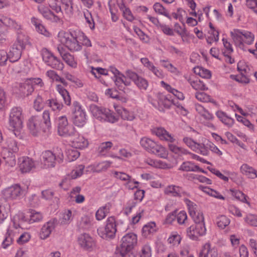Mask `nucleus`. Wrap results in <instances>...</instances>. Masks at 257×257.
<instances>
[{
  "label": "nucleus",
  "instance_id": "nucleus-1",
  "mask_svg": "<svg viewBox=\"0 0 257 257\" xmlns=\"http://www.w3.org/2000/svg\"><path fill=\"white\" fill-rule=\"evenodd\" d=\"M58 40L71 52H74L82 49V45L78 37V32L68 33L62 31L58 34Z\"/></svg>",
  "mask_w": 257,
  "mask_h": 257
},
{
  "label": "nucleus",
  "instance_id": "nucleus-2",
  "mask_svg": "<svg viewBox=\"0 0 257 257\" xmlns=\"http://www.w3.org/2000/svg\"><path fill=\"white\" fill-rule=\"evenodd\" d=\"M23 120L22 109L19 107H13L9 114V126L16 137H19L20 135L23 126Z\"/></svg>",
  "mask_w": 257,
  "mask_h": 257
},
{
  "label": "nucleus",
  "instance_id": "nucleus-3",
  "mask_svg": "<svg viewBox=\"0 0 257 257\" xmlns=\"http://www.w3.org/2000/svg\"><path fill=\"white\" fill-rule=\"evenodd\" d=\"M89 107L93 116L100 121L114 123L118 121V117L109 109L99 107L95 104H91Z\"/></svg>",
  "mask_w": 257,
  "mask_h": 257
},
{
  "label": "nucleus",
  "instance_id": "nucleus-4",
  "mask_svg": "<svg viewBox=\"0 0 257 257\" xmlns=\"http://www.w3.org/2000/svg\"><path fill=\"white\" fill-rule=\"evenodd\" d=\"M56 152L54 153L51 151L43 152L41 156V162L44 168L54 167L56 161L62 162L64 158L63 152L60 148H56Z\"/></svg>",
  "mask_w": 257,
  "mask_h": 257
},
{
  "label": "nucleus",
  "instance_id": "nucleus-5",
  "mask_svg": "<svg viewBox=\"0 0 257 257\" xmlns=\"http://www.w3.org/2000/svg\"><path fill=\"white\" fill-rule=\"evenodd\" d=\"M58 135L64 137H72L76 135L77 132L74 126L69 124L66 115L58 116L56 119Z\"/></svg>",
  "mask_w": 257,
  "mask_h": 257
},
{
  "label": "nucleus",
  "instance_id": "nucleus-6",
  "mask_svg": "<svg viewBox=\"0 0 257 257\" xmlns=\"http://www.w3.org/2000/svg\"><path fill=\"white\" fill-rule=\"evenodd\" d=\"M140 144L149 153L162 158L165 157L166 155L165 148L149 138H142L140 140Z\"/></svg>",
  "mask_w": 257,
  "mask_h": 257
},
{
  "label": "nucleus",
  "instance_id": "nucleus-7",
  "mask_svg": "<svg viewBox=\"0 0 257 257\" xmlns=\"http://www.w3.org/2000/svg\"><path fill=\"white\" fill-rule=\"evenodd\" d=\"M117 225L118 226V223H116L114 217L110 216L107 218L106 221V225L104 228H99L97 229L98 235L104 239L113 238L117 231Z\"/></svg>",
  "mask_w": 257,
  "mask_h": 257
},
{
  "label": "nucleus",
  "instance_id": "nucleus-8",
  "mask_svg": "<svg viewBox=\"0 0 257 257\" xmlns=\"http://www.w3.org/2000/svg\"><path fill=\"white\" fill-rule=\"evenodd\" d=\"M41 55L43 62L47 66L56 70H63L64 67L63 63L51 52L46 48H43L41 51Z\"/></svg>",
  "mask_w": 257,
  "mask_h": 257
},
{
  "label": "nucleus",
  "instance_id": "nucleus-9",
  "mask_svg": "<svg viewBox=\"0 0 257 257\" xmlns=\"http://www.w3.org/2000/svg\"><path fill=\"white\" fill-rule=\"evenodd\" d=\"M73 106V122L75 125L82 127L86 123V112L77 101H74Z\"/></svg>",
  "mask_w": 257,
  "mask_h": 257
},
{
  "label": "nucleus",
  "instance_id": "nucleus-10",
  "mask_svg": "<svg viewBox=\"0 0 257 257\" xmlns=\"http://www.w3.org/2000/svg\"><path fill=\"white\" fill-rule=\"evenodd\" d=\"M27 125L33 136H38L41 132H45V126L42 124L41 117L38 116H33L30 117L28 120Z\"/></svg>",
  "mask_w": 257,
  "mask_h": 257
},
{
  "label": "nucleus",
  "instance_id": "nucleus-11",
  "mask_svg": "<svg viewBox=\"0 0 257 257\" xmlns=\"http://www.w3.org/2000/svg\"><path fill=\"white\" fill-rule=\"evenodd\" d=\"M151 104L157 109L161 111H164L165 108H169L171 106L170 99L162 94H157L155 98L150 100Z\"/></svg>",
  "mask_w": 257,
  "mask_h": 257
},
{
  "label": "nucleus",
  "instance_id": "nucleus-12",
  "mask_svg": "<svg viewBox=\"0 0 257 257\" xmlns=\"http://www.w3.org/2000/svg\"><path fill=\"white\" fill-rule=\"evenodd\" d=\"M125 75L131 79L140 90H147L149 83L145 78L138 75L137 73L131 70L126 71Z\"/></svg>",
  "mask_w": 257,
  "mask_h": 257
},
{
  "label": "nucleus",
  "instance_id": "nucleus-13",
  "mask_svg": "<svg viewBox=\"0 0 257 257\" xmlns=\"http://www.w3.org/2000/svg\"><path fill=\"white\" fill-rule=\"evenodd\" d=\"M137 235L131 232L123 236L121 239L120 249L132 250L137 243Z\"/></svg>",
  "mask_w": 257,
  "mask_h": 257
},
{
  "label": "nucleus",
  "instance_id": "nucleus-14",
  "mask_svg": "<svg viewBox=\"0 0 257 257\" xmlns=\"http://www.w3.org/2000/svg\"><path fill=\"white\" fill-rule=\"evenodd\" d=\"M206 231L204 223H195L187 229V233L190 238L196 240L199 236L204 235L206 233Z\"/></svg>",
  "mask_w": 257,
  "mask_h": 257
},
{
  "label": "nucleus",
  "instance_id": "nucleus-15",
  "mask_svg": "<svg viewBox=\"0 0 257 257\" xmlns=\"http://www.w3.org/2000/svg\"><path fill=\"white\" fill-rule=\"evenodd\" d=\"M57 224V220L51 219L45 223L42 227L40 232V237L42 239L47 238L55 229Z\"/></svg>",
  "mask_w": 257,
  "mask_h": 257
},
{
  "label": "nucleus",
  "instance_id": "nucleus-16",
  "mask_svg": "<svg viewBox=\"0 0 257 257\" xmlns=\"http://www.w3.org/2000/svg\"><path fill=\"white\" fill-rule=\"evenodd\" d=\"M22 193V190L20 186L16 184L5 189L4 196L6 199L13 200L19 198Z\"/></svg>",
  "mask_w": 257,
  "mask_h": 257
},
{
  "label": "nucleus",
  "instance_id": "nucleus-17",
  "mask_svg": "<svg viewBox=\"0 0 257 257\" xmlns=\"http://www.w3.org/2000/svg\"><path fill=\"white\" fill-rule=\"evenodd\" d=\"M78 242L85 249L92 248L95 245L94 239L87 233L80 235L78 238Z\"/></svg>",
  "mask_w": 257,
  "mask_h": 257
},
{
  "label": "nucleus",
  "instance_id": "nucleus-18",
  "mask_svg": "<svg viewBox=\"0 0 257 257\" xmlns=\"http://www.w3.org/2000/svg\"><path fill=\"white\" fill-rule=\"evenodd\" d=\"M152 132L162 140H165L169 143L175 142V139L163 127H154L152 130Z\"/></svg>",
  "mask_w": 257,
  "mask_h": 257
},
{
  "label": "nucleus",
  "instance_id": "nucleus-19",
  "mask_svg": "<svg viewBox=\"0 0 257 257\" xmlns=\"http://www.w3.org/2000/svg\"><path fill=\"white\" fill-rule=\"evenodd\" d=\"M141 62L144 66L151 71L156 77L160 79H162L165 77L163 71L156 67L147 58H143L141 59Z\"/></svg>",
  "mask_w": 257,
  "mask_h": 257
},
{
  "label": "nucleus",
  "instance_id": "nucleus-20",
  "mask_svg": "<svg viewBox=\"0 0 257 257\" xmlns=\"http://www.w3.org/2000/svg\"><path fill=\"white\" fill-rule=\"evenodd\" d=\"M19 167L23 173L29 172L35 167L34 161L28 157H23L19 159Z\"/></svg>",
  "mask_w": 257,
  "mask_h": 257
},
{
  "label": "nucleus",
  "instance_id": "nucleus-21",
  "mask_svg": "<svg viewBox=\"0 0 257 257\" xmlns=\"http://www.w3.org/2000/svg\"><path fill=\"white\" fill-rule=\"evenodd\" d=\"M11 220L13 223L11 226L16 230L19 228H22L23 223H29V217H26L24 213L19 212L12 218Z\"/></svg>",
  "mask_w": 257,
  "mask_h": 257
},
{
  "label": "nucleus",
  "instance_id": "nucleus-22",
  "mask_svg": "<svg viewBox=\"0 0 257 257\" xmlns=\"http://www.w3.org/2000/svg\"><path fill=\"white\" fill-rule=\"evenodd\" d=\"M19 90L23 96H28L31 95L34 90L30 80H26L23 83L19 84Z\"/></svg>",
  "mask_w": 257,
  "mask_h": 257
},
{
  "label": "nucleus",
  "instance_id": "nucleus-23",
  "mask_svg": "<svg viewBox=\"0 0 257 257\" xmlns=\"http://www.w3.org/2000/svg\"><path fill=\"white\" fill-rule=\"evenodd\" d=\"M23 51L13 44L9 53H7L9 61L12 63L18 61L21 57Z\"/></svg>",
  "mask_w": 257,
  "mask_h": 257
},
{
  "label": "nucleus",
  "instance_id": "nucleus-24",
  "mask_svg": "<svg viewBox=\"0 0 257 257\" xmlns=\"http://www.w3.org/2000/svg\"><path fill=\"white\" fill-rule=\"evenodd\" d=\"M179 170L184 172H201L204 171L195 163L191 161L184 162L179 167Z\"/></svg>",
  "mask_w": 257,
  "mask_h": 257
},
{
  "label": "nucleus",
  "instance_id": "nucleus-25",
  "mask_svg": "<svg viewBox=\"0 0 257 257\" xmlns=\"http://www.w3.org/2000/svg\"><path fill=\"white\" fill-rule=\"evenodd\" d=\"M211 142L206 139L203 140L201 143H196V149L194 151L203 156H207L209 154V146L211 145Z\"/></svg>",
  "mask_w": 257,
  "mask_h": 257
},
{
  "label": "nucleus",
  "instance_id": "nucleus-26",
  "mask_svg": "<svg viewBox=\"0 0 257 257\" xmlns=\"http://www.w3.org/2000/svg\"><path fill=\"white\" fill-rule=\"evenodd\" d=\"M29 44H30V42L29 37L22 32H19L17 40L14 45H16L18 48L24 50L26 46Z\"/></svg>",
  "mask_w": 257,
  "mask_h": 257
},
{
  "label": "nucleus",
  "instance_id": "nucleus-27",
  "mask_svg": "<svg viewBox=\"0 0 257 257\" xmlns=\"http://www.w3.org/2000/svg\"><path fill=\"white\" fill-rule=\"evenodd\" d=\"M111 162L108 161H102L99 163H95L90 166L89 168L95 172L100 173L106 171L110 166Z\"/></svg>",
  "mask_w": 257,
  "mask_h": 257
},
{
  "label": "nucleus",
  "instance_id": "nucleus-28",
  "mask_svg": "<svg viewBox=\"0 0 257 257\" xmlns=\"http://www.w3.org/2000/svg\"><path fill=\"white\" fill-rule=\"evenodd\" d=\"M72 137H73V136ZM74 137L75 138L72 139V143L75 148L82 149L87 147L88 145V141L83 136L79 135L77 133Z\"/></svg>",
  "mask_w": 257,
  "mask_h": 257
},
{
  "label": "nucleus",
  "instance_id": "nucleus-29",
  "mask_svg": "<svg viewBox=\"0 0 257 257\" xmlns=\"http://www.w3.org/2000/svg\"><path fill=\"white\" fill-rule=\"evenodd\" d=\"M10 206L9 203L5 199L0 200V224L8 216V213Z\"/></svg>",
  "mask_w": 257,
  "mask_h": 257
},
{
  "label": "nucleus",
  "instance_id": "nucleus-30",
  "mask_svg": "<svg viewBox=\"0 0 257 257\" xmlns=\"http://www.w3.org/2000/svg\"><path fill=\"white\" fill-rule=\"evenodd\" d=\"M17 233L16 230L10 226L7 229V232L6 234L5 239L2 243V246L4 248H6L8 246L11 244L14 241V236Z\"/></svg>",
  "mask_w": 257,
  "mask_h": 257
},
{
  "label": "nucleus",
  "instance_id": "nucleus-31",
  "mask_svg": "<svg viewBox=\"0 0 257 257\" xmlns=\"http://www.w3.org/2000/svg\"><path fill=\"white\" fill-rule=\"evenodd\" d=\"M3 159L5 164L8 166L13 167L16 164V156L15 154L9 152L7 150H4L2 153Z\"/></svg>",
  "mask_w": 257,
  "mask_h": 257
},
{
  "label": "nucleus",
  "instance_id": "nucleus-32",
  "mask_svg": "<svg viewBox=\"0 0 257 257\" xmlns=\"http://www.w3.org/2000/svg\"><path fill=\"white\" fill-rule=\"evenodd\" d=\"M61 8L66 15L69 17L73 14V0H61Z\"/></svg>",
  "mask_w": 257,
  "mask_h": 257
},
{
  "label": "nucleus",
  "instance_id": "nucleus-33",
  "mask_svg": "<svg viewBox=\"0 0 257 257\" xmlns=\"http://www.w3.org/2000/svg\"><path fill=\"white\" fill-rule=\"evenodd\" d=\"M115 110L120 114L122 118L125 120L132 121L135 118L133 112L128 111L126 109L118 106H114Z\"/></svg>",
  "mask_w": 257,
  "mask_h": 257
},
{
  "label": "nucleus",
  "instance_id": "nucleus-34",
  "mask_svg": "<svg viewBox=\"0 0 257 257\" xmlns=\"http://www.w3.org/2000/svg\"><path fill=\"white\" fill-rule=\"evenodd\" d=\"M126 77L127 76L122 73V76L118 75L114 77V81L115 84L120 90H123L124 88L123 86H129L131 84V82L126 80Z\"/></svg>",
  "mask_w": 257,
  "mask_h": 257
},
{
  "label": "nucleus",
  "instance_id": "nucleus-35",
  "mask_svg": "<svg viewBox=\"0 0 257 257\" xmlns=\"http://www.w3.org/2000/svg\"><path fill=\"white\" fill-rule=\"evenodd\" d=\"M157 231V227L154 222H150L145 224L142 229V233L144 236L147 237L153 234Z\"/></svg>",
  "mask_w": 257,
  "mask_h": 257
},
{
  "label": "nucleus",
  "instance_id": "nucleus-36",
  "mask_svg": "<svg viewBox=\"0 0 257 257\" xmlns=\"http://www.w3.org/2000/svg\"><path fill=\"white\" fill-rule=\"evenodd\" d=\"M0 23L7 27H12L15 29L19 30L21 25L10 18L0 15Z\"/></svg>",
  "mask_w": 257,
  "mask_h": 257
},
{
  "label": "nucleus",
  "instance_id": "nucleus-37",
  "mask_svg": "<svg viewBox=\"0 0 257 257\" xmlns=\"http://www.w3.org/2000/svg\"><path fill=\"white\" fill-rule=\"evenodd\" d=\"M162 87L165 88L168 92L173 94L178 99L183 100L185 98L182 92L172 88L169 84L165 83L164 81L161 82Z\"/></svg>",
  "mask_w": 257,
  "mask_h": 257
},
{
  "label": "nucleus",
  "instance_id": "nucleus-38",
  "mask_svg": "<svg viewBox=\"0 0 257 257\" xmlns=\"http://www.w3.org/2000/svg\"><path fill=\"white\" fill-rule=\"evenodd\" d=\"M216 115L222 123L228 127L231 126L234 123V119L223 111H218Z\"/></svg>",
  "mask_w": 257,
  "mask_h": 257
},
{
  "label": "nucleus",
  "instance_id": "nucleus-39",
  "mask_svg": "<svg viewBox=\"0 0 257 257\" xmlns=\"http://www.w3.org/2000/svg\"><path fill=\"white\" fill-rule=\"evenodd\" d=\"M56 88V90L62 97L64 103L67 105H70L71 104V98L67 90L60 84L57 85Z\"/></svg>",
  "mask_w": 257,
  "mask_h": 257
},
{
  "label": "nucleus",
  "instance_id": "nucleus-40",
  "mask_svg": "<svg viewBox=\"0 0 257 257\" xmlns=\"http://www.w3.org/2000/svg\"><path fill=\"white\" fill-rule=\"evenodd\" d=\"M46 104L53 111L59 112L61 111L63 107L62 103L56 98L48 99L46 101Z\"/></svg>",
  "mask_w": 257,
  "mask_h": 257
},
{
  "label": "nucleus",
  "instance_id": "nucleus-41",
  "mask_svg": "<svg viewBox=\"0 0 257 257\" xmlns=\"http://www.w3.org/2000/svg\"><path fill=\"white\" fill-rule=\"evenodd\" d=\"M195 109L206 120H210L214 118L213 115L200 104H196Z\"/></svg>",
  "mask_w": 257,
  "mask_h": 257
},
{
  "label": "nucleus",
  "instance_id": "nucleus-42",
  "mask_svg": "<svg viewBox=\"0 0 257 257\" xmlns=\"http://www.w3.org/2000/svg\"><path fill=\"white\" fill-rule=\"evenodd\" d=\"M164 192L167 195H171L174 197H180L182 189L179 186L172 185L167 186L165 189Z\"/></svg>",
  "mask_w": 257,
  "mask_h": 257
},
{
  "label": "nucleus",
  "instance_id": "nucleus-43",
  "mask_svg": "<svg viewBox=\"0 0 257 257\" xmlns=\"http://www.w3.org/2000/svg\"><path fill=\"white\" fill-rule=\"evenodd\" d=\"M110 206L109 204H107L100 207L95 213L96 220L99 221L104 219L109 212Z\"/></svg>",
  "mask_w": 257,
  "mask_h": 257
},
{
  "label": "nucleus",
  "instance_id": "nucleus-44",
  "mask_svg": "<svg viewBox=\"0 0 257 257\" xmlns=\"http://www.w3.org/2000/svg\"><path fill=\"white\" fill-rule=\"evenodd\" d=\"M199 189L211 196L214 197L219 199L224 200V197L218 192L211 189L208 187L200 185L199 186Z\"/></svg>",
  "mask_w": 257,
  "mask_h": 257
},
{
  "label": "nucleus",
  "instance_id": "nucleus-45",
  "mask_svg": "<svg viewBox=\"0 0 257 257\" xmlns=\"http://www.w3.org/2000/svg\"><path fill=\"white\" fill-rule=\"evenodd\" d=\"M172 143H170V144H169L168 147L169 150L172 153L179 156H181L182 155H187L191 154L185 148H183L182 147H179Z\"/></svg>",
  "mask_w": 257,
  "mask_h": 257
},
{
  "label": "nucleus",
  "instance_id": "nucleus-46",
  "mask_svg": "<svg viewBox=\"0 0 257 257\" xmlns=\"http://www.w3.org/2000/svg\"><path fill=\"white\" fill-rule=\"evenodd\" d=\"M43 121V125L45 126L44 132H47L50 130L51 127V122L50 120V113L49 110H45L43 111L42 114Z\"/></svg>",
  "mask_w": 257,
  "mask_h": 257
},
{
  "label": "nucleus",
  "instance_id": "nucleus-47",
  "mask_svg": "<svg viewBox=\"0 0 257 257\" xmlns=\"http://www.w3.org/2000/svg\"><path fill=\"white\" fill-rule=\"evenodd\" d=\"M43 216L40 212L32 210L30 212L29 217V223L31 224L35 222H40L42 220Z\"/></svg>",
  "mask_w": 257,
  "mask_h": 257
},
{
  "label": "nucleus",
  "instance_id": "nucleus-48",
  "mask_svg": "<svg viewBox=\"0 0 257 257\" xmlns=\"http://www.w3.org/2000/svg\"><path fill=\"white\" fill-rule=\"evenodd\" d=\"M194 72L203 78L209 79L211 77V73L209 70L201 67H195L194 68Z\"/></svg>",
  "mask_w": 257,
  "mask_h": 257
},
{
  "label": "nucleus",
  "instance_id": "nucleus-49",
  "mask_svg": "<svg viewBox=\"0 0 257 257\" xmlns=\"http://www.w3.org/2000/svg\"><path fill=\"white\" fill-rule=\"evenodd\" d=\"M62 58L70 67L72 68L77 67V63L76 60L75 59L74 56L69 53H65V55H63Z\"/></svg>",
  "mask_w": 257,
  "mask_h": 257
},
{
  "label": "nucleus",
  "instance_id": "nucleus-50",
  "mask_svg": "<svg viewBox=\"0 0 257 257\" xmlns=\"http://www.w3.org/2000/svg\"><path fill=\"white\" fill-rule=\"evenodd\" d=\"M242 173L246 175L248 178H257V171L246 164L242 165Z\"/></svg>",
  "mask_w": 257,
  "mask_h": 257
},
{
  "label": "nucleus",
  "instance_id": "nucleus-51",
  "mask_svg": "<svg viewBox=\"0 0 257 257\" xmlns=\"http://www.w3.org/2000/svg\"><path fill=\"white\" fill-rule=\"evenodd\" d=\"M92 219L88 215H84L81 218L79 223V227L82 229H89L91 226Z\"/></svg>",
  "mask_w": 257,
  "mask_h": 257
},
{
  "label": "nucleus",
  "instance_id": "nucleus-52",
  "mask_svg": "<svg viewBox=\"0 0 257 257\" xmlns=\"http://www.w3.org/2000/svg\"><path fill=\"white\" fill-rule=\"evenodd\" d=\"M254 36L250 32L242 31V44H251L254 41Z\"/></svg>",
  "mask_w": 257,
  "mask_h": 257
},
{
  "label": "nucleus",
  "instance_id": "nucleus-53",
  "mask_svg": "<svg viewBox=\"0 0 257 257\" xmlns=\"http://www.w3.org/2000/svg\"><path fill=\"white\" fill-rule=\"evenodd\" d=\"M231 39L236 46L241 45V30L234 29L230 32Z\"/></svg>",
  "mask_w": 257,
  "mask_h": 257
},
{
  "label": "nucleus",
  "instance_id": "nucleus-54",
  "mask_svg": "<svg viewBox=\"0 0 257 257\" xmlns=\"http://www.w3.org/2000/svg\"><path fill=\"white\" fill-rule=\"evenodd\" d=\"M66 159L68 162L76 160L79 156V152L74 148L67 149L66 152Z\"/></svg>",
  "mask_w": 257,
  "mask_h": 257
},
{
  "label": "nucleus",
  "instance_id": "nucleus-55",
  "mask_svg": "<svg viewBox=\"0 0 257 257\" xmlns=\"http://www.w3.org/2000/svg\"><path fill=\"white\" fill-rule=\"evenodd\" d=\"M112 146V143L111 142H105L102 143L98 148V154L101 156L105 155L110 150Z\"/></svg>",
  "mask_w": 257,
  "mask_h": 257
},
{
  "label": "nucleus",
  "instance_id": "nucleus-56",
  "mask_svg": "<svg viewBox=\"0 0 257 257\" xmlns=\"http://www.w3.org/2000/svg\"><path fill=\"white\" fill-rule=\"evenodd\" d=\"M190 84L193 88L196 90H207L208 87L205 84V83L200 79H196L194 80H191Z\"/></svg>",
  "mask_w": 257,
  "mask_h": 257
},
{
  "label": "nucleus",
  "instance_id": "nucleus-57",
  "mask_svg": "<svg viewBox=\"0 0 257 257\" xmlns=\"http://www.w3.org/2000/svg\"><path fill=\"white\" fill-rule=\"evenodd\" d=\"M119 9L122 13L123 17L127 21L132 22L134 20L131 10L127 8L124 4H121L119 5Z\"/></svg>",
  "mask_w": 257,
  "mask_h": 257
},
{
  "label": "nucleus",
  "instance_id": "nucleus-58",
  "mask_svg": "<svg viewBox=\"0 0 257 257\" xmlns=\"http://www.w3.org/2000/svg\"><path fill=\"white\" fill-rule=\"evenodd\" d=\"M73 218L72 211L69 209L65 210L63 212L60 219L61 223L63 224H69L73 220Z\"/></svg>",
  "mask_w": 257,
  "mask_h": 257
},
{
  "label": "nucleus",
  "instance_id": "nucleus-59",
  "mask_svg": "<svg viewBox=\"0 0 257 257\" xmlns=\"http://www.w3.org/2000/svg\"><path fill=\"white\" fill-rule=\"evenodd\" d=\"M48 4L51 9L57 14H63L61 2L59 0H49Z\"/></svg>",
  "mask_w": 257,
  "mask_h": 257
},
{
  "label": "nucleus",
  "instance_id": "nucleus-60",
  "mask_svg": "<svg viewBox=\"0 0 257 257\" xmlns=\"http://www.w3.org/2000/svg\"><path fill=\"white\" fill-rule=\"evenodd\" d=\"M44 106V99L40 95L38 94L34 100L33 107L34 109L37 111H40L43 109Z\"/></svg>",
  "mask_w": 257,
  "mask_h": 257
},
{
  "label": "nucleus",
  "instance_id": "nucleus-61",
  "mask_svg": "<svg viewBox=\"0 0 257 257\" xmlns=\"http://www.w3.org/2000/svg\"><path fill=\"white\" fill-rule=\"evenodd\" d=\"M160 62L162 66L166 68L168 71L175 74L178 73V71L177 68L170 63L168 60H160Z\"/></svg>",
  "mask_w": 257,
  "mask_h": 257
},
{
  "label": "nucleus",
  "instance_id": "nucleus-62",
  "mask_svg": "<svg viewBox=\"0 0 257 257\" xmlns=\"http://www.w3.org/2000/svg\"><path fill=\"white\" fill-rule=\"evenodd\" d=\"M7 148L4 150H7L9 152H11L14 154L19 151V147L17 142L13 139H9L7 142Z\"/></svg>",
  "mask_w": 257,
  "mask_h": 257
},
{
  "label": "nucleus",
  "instance_id": "nucleus-63",
  "mask_svg": "<svg viewBox=\"0 0 257 257\" xmlns=\"http://www.w3.org/2000/svg\"><path fill=\"white\" fill-rule=\"evenodd\" d=\"M216 222L219 228L223 229L229 224L230 219L225 215H220L217 217Z\"/></svg>",
  "mask_w": 257,
  "mask_h": 257
},
{
  "label": "nucleus",
  "instance_id": "nucleus-64",
  "mask_svg": "<svg viewBox=\"0 0 257 257\" xmlns=\"http://www.w3.org/2000/svg\"><path fill=\"white\" fill-rule=\"evenodd\" d=\"M153 8L156 13L168 18H170L168 11L161 4L158 3H155L154 5Z\"/></svg>",
  "mask_w": 257,
  "mask_h": 257
}]
</instances>
